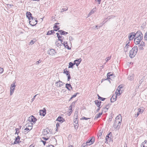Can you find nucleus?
Instances as JSON below:
<instances>
[{"label":"nucleus","instance_id":"nucleus-1","mask_svg":"<svg viewBox=\"0 0 147 147\" xmlns=\"http://www.w3.org/2000/svg\"><path fill=\"white\" fill-rule=\"evenodd\" d=\"M122 117L121 116L116 117L114 122L113 127L115 129L118 130L120 127L121 123Z\"/></svg>","mask_w":147,"mask_h":147},{"label":"nucleus","instance_id":"nucleus-2","mask_svg":"<svg viewBox=\"0 0 147 147\" xmlns=\"http://www.w3.org/2000/svg\"><path fill=\"white\" fill-rule=\"evenodd\" d=\"M138 51V47L134 46L131 50L129 52V57L131 58H133L136 54Z\"/></svg>","mask_w":147,"mask_h":147},{"label":"nucleus","instance_id":"nucleus-3","mask_svg":"<svg viewBox=\"0 0 147 147\" xmlns=\"http://www.w3.org/2000/svg\"><path fill=\"white\" fill-rule=\"evenodd\" d=\"M135 38L134 39V42L136 45H138L140 44L142 40L143 39V38H140L138 37H135Z\"/></svg>","mask_w":147,"mask_h":147},{"label":"nucleus","instance_id":"nucleus-4","mask_svg":"<svg viewBox=\"0 0 147 147\" xmlns=\"http://www.w3.org/2000/svg\"><path fill=\"white\" fill-rule=\"evenodd\" d=\"M135 37L143 38V35L141 31H138L136 33H134Z\"/></svg>","mask_w":147,"mask_h":147},{"label":"nucleus","instance_id":"nucleus-5","mask_svg":"<svg viewBox=\"0 0 147 147\" xmlns=\"http://www.w3.org/2000/svg\"><path fill=\"white\" fill-rule=\"evenodd\" d=\"M94 142V138H92L90 140H88L86 142V144L87 145H90L92 144Z\"/></svg>","mask_w":147,"mask_h":147},{"label":"nucleus","instance_id":"nucleus-6","mask_svg":"<svg viewBox=\"0 0 147 147\" xmlns=\"http://www.w3.org/2000/svg\"><path fill=\"white\" fill-rule=\"evenodd\" d=\"M28 120L30 122L35 123L36 121V119L33 115H32L28 118Z\"/></svg>","mask_w":147,"mask_h":147},{"label":"nucleus","instance_id":"nucleus-7","mask_svg":"<svg viewBox=\"0 0 147 147\" xmlns=\"http://www.w3.org/2000/svg\"><path fill=\"white\" fill-rule=\"evenodd\" d=\"M76 117H77L74 119V123L75 124H74L75 128L77 129L78 127V118H77V116H76Z\"/></svg>","mask_w":147,"mask_h":147},{"label":"nucleus","instance_id":"nucleus-8","mask_svg":"<svg viewBox=\"0 0 147 147\" xmlns=\"http://www.w3.org/2000/svg\"><path fill=\"white\" fill-rule=\"evenodd\" d=\"M48 53L51 55H55L57 53L55 52V50L54 49H50L48 51Z\"/></svg>","mask_w":147,"mask_h":147},{"label":"nucleus","instance_id":"nucleus-9","mask_svg":"<svg viewBox=\"0 0 147 147\" xmlns=\"http://www.w3.org/2000/svg\"><path fill=\"white\" fill-rule=\"evenodd\" d=\"M32 14L30 12L27 11L26 13V16L29 19V20H30L31 19H32V20L33 19V17L32 16Z\"/></svg>","mask_w":147,"mask_h":147},{"label":"nucleus","instance_id":"nucleus-10","mask_svg":"<svg viewBox=\"0 0 147 147\" xmlns=\"http://www.w3.org/2000/svg\"><path fill=\"white\" fill-rule=\"evenodd\" d=\"M134 37H135L134 32H131L129 34L128 38L129 39V41L131 40H132L134 38Z\"/></svg>","mask_w":147,"mask_h":147},{"label":"nucleus","instance_id":"nucleus-11","mask_svg":"<svg viewBox=\"0 0 147 147\" xmlns=\"http://www.w3.org/2000/svg\"><path fill=\"white\" fill-rule=\"evenodd\" d=\"M56 121H59L61 123H62L63 122L65 121V120L61 116H59L57 118Z\"/></svg>","mask_w":147,"mask_h":147},{"label":"nucleus","instance_id":"nucleus-12","mask_svg":"<svg viewBox=\"0 0 147 147\" xmlns=\"http://www.w3.org/2000/svg\"><path fill=\"white\" fill-rule=\"evenodd\" d=\"M37 21H38L37 20H33L32 21H30V25L34 26L36 24Z\"/></svg>","mask_w":147,"mask_h":147},{"label":"nucleus","instance_id":"nucleus-13","mask_svg":"<svg viewBox=\"0 0 147 147\" xmlns=\"http://www.w3.org/2000/svg\"><path fill=\"white\" fill-rule=\"evenodd\" d=\"M46 110L45 108L42 110H40V115L44 116L46 114Z\"/></svg>","mask_w":147,"mask_h":147},{"label":"nucleus","instance_id":"nucleus-14","mask_svg":"<svg viewBox=\"0 0 147 147\" xmlns=\"http://www.w3.org/2000/svg\"><path fill=\"white\" fill-rule=\"evenodd\" d=\"M82 61L81 58H80L78 59H76L74 61V63L76 65V66H78L80 64Z\"/></svg>","mask_w":147,"mask_h":147},{"label":"nucleus","instance_id":"nucleus-15","mask_svg":"<svg viewBox=\"0 0 147 147\" xmlns=\"http://www.w3.org/2000/svg\"><path fill=\"white\" fill-rule=\"evenodd\" d=\"M20 139V136H17L16 138V140L14 142L13 144H14L19 143L20 142V141L19 142Z\"/></svg>","mask_w":147,"mask_h":147},{"label":"nucleus","instance_id":"nucleus-16","mask_svg":"<svg viewBox=\"0 0 147 147\" xmlns=\"http://www.w3.org/2000/svg\"><path fill=\"white\" fill-rule=\"evenodd\" d=\"M65 87L69 91L73 89L72 87L70 84H66L65 85Z\"/></svg>","mask_w":147,"mask_h":147},{"label":"nucleus","instance_id":"nucleus-17","mask_svg":"<svg viewBox=\"0 0 147 147\" xmlns=\"http://www.w3.org/2000/svg\"><path fill=\"white\" fill-rule=\"evenodd\" d=\"M33 123L31 122H29L27 123L26 124V127H28L30 128V129H32V128Z\"/></svg>","mask_w":147,"mask_h":147},{"label":"nucleus","instance_id":"nucleus-18","mask_svg":"<svg viewBox=\"0 0 147 147\" xmlns=\"http://www.w3.org/2000/svg\"><path fill=\"white\" fill-rule=\"evenodd\" d=\"M122 88V87H120V86H119L118 88L117 89V90L115 92V93L116 94V96H119L121 94L120 92V88Z\"/></svg>","mask_w":147,"mask_h":147},{"label":"nucleus","instance_id":"nucleus-19","mask_svg":"<svg viewBox=\"0 0 147 147\" xmlns=\"http://www.w3.org/2000/svg\"><path fill=\"white\" fill-rule=\"evenodd\" d=\"M116 95H113L111 99V102H114L116 100L117 96Z\"/></svg>","mask_w":147,"mask_h":147},{"label":"nucleus","instance_id":"nucleus-20","mask_svg":"<svg viewBox=\"0 0 147 147\" xmlns=\"http://www.w3.org/2000/svg\"><path fill=\"white\" fill-rule=\"evenodd\" d=\"M94 102L95 104L98 107H100L101 103V101H100L98 100H95Z\"/></svg>","mask_w":147,"mask_h":147},{"label":"nucleus","instance_id":"nucleus-21","mask_svg":"<svg viewBox=\"0 0 147 147\" xmlns=\"http://www.w3.org/2000/svg\"><path fill=\"white\" fill-rule=\"evenodd\" d=\"M141 147H147V140H145L142 144Z\"/></svg>","mask_w":147,"mask_h":147},{"label":"nucleus","instance_id":"nucleus-22","mask_svg":"<svg viewBox=\"0 0 147 147\" xmlns=\"http://www.w3.org/2000/svg\"><path fill=\"white\" fill-rule=\"evenodd\" d=\"M102 114V113H99L98 114H97L94 117V119L96 120L98 118L100 117L101 116Z\"/></svg>","mask_w":147,"mask_h":147},{"label":"nucleus","instance_id":"nucleus-23","mask_svg":"<svg viewBox=\"0 0 147 147\" xmlns=\"http://www.w3.org/2000/svg\"><path fill=\"white\" fill-rule=\"evenodd\" d=\"M76 102V101H74L71 103L69 108V109L71 111L72 110L73 107H74V105L75 104Z\"/></svg>","mask_w":147,"mask_h":147},{"label":"nucleus","instance_id":"nucleus-24","mask_svg":"<svg viewBox=\"0 0 147 147\" xmlns=\"http://www.w3.org/2000/svg\"><path fill=\"white\" fill-rule=\"evenodd\" d=\"M63 45L66 48H67L68 49H70V48L68 46V44L66 42H64Z\"/></svg>","mask_w":147,"mask_h":147},{"label":"nucleus","instance_id":"nucleus-25","mask_svg":"<svg viewBox=\"0 0 147 147\" xmlns=\"http://www.w3.org/2000/svg\"><path fill=\"white\" fill-rule=\"evenodd\" d=\"M128 80L131 81L134 79V75L133 74H131V75L129 76L128 78Z\"/></svg>","mask_w":147,"mask_h":147},{"label":"nucleus","instance_id":"nucleus-26","mask_svg":"<svg viewBox=\"0 0 147 147\" xmlns=\"http://www.w3.org/2000/svg\"><path fill=\"white\" fill-rule=\"evenodd\" d=\"M131 47L125 46L124 48V51L125 52H126L130 48V47Z\"/></svg>","mask_w":147,"mask_h":147},{"label":"nucleus","instance_id":"nucleus-27","mask_svg":"<svg viewBox=\"0 0 147 147\" xmlns=\"http://www.w3.org/2000/svg\"><path fill=\"white\" fill-rule=\"evenodd\" d=\"M75 65V63H73L71 62H70L69 63V65L68 68H73V67L74 65Z\"/></svg>","mask_w":147,"mask_h":147},{"label":"nucleus","instance_id":"nucleus-28","mask_svg":"<svg viewBox=\"0 0 147 147\" xmlns=\"http://www.w3.org/2000/svg\"><path fill=\"white\" fill-rule=\"evenodd\" d=\"M54 28L55 31H57V30H58L60 28L57 25H55L54 27Z\"/></svg>","mask_w":147,"mask_h":147},{"label":"nucleus","instance_id":"nucleus-29","mask_svg":"<svg viewBox=\"0 0 147 147\" xmlns=\"http://www.w3.org/2000/svg\"><path fill=\"white\" fill-rule=\"evenodd\" d=\"M64 73L65 74L67 75H68L69 74V71L67 70V69H65L64 70Z\"/></svg>","mask_w":147,"mask_h":147},{"label":"nucleus","instance_id":"nucleus-30","mask_svg":"<svg viewBox=\"0 0 147 147\" xmlns=\"http://www.w3.org/2000/svg\"><path fill=\"white\" fill-rule=\"evenodd\" d=\"M111 72H109L107 73V79H110V77L111 76H113V75L111 74Z\"/></svg>","mask_w":147,"mask_h":147},{"label":"nucleus","instance_id":"nucleus-31","mask_svg":"<svg viewBox=\"0 0 147 147\" xmlns=\"http://www.w3.org/2000/svg\"><path fill=\"white\" fill-rule=\"evenodd\" d=\"M43 133L44 134V135H47L49 133V132L46 129H45L44 130V131L43 132Z\"/></svg>","mask_w":147,"mask_h":147},{"label":"nucleus","instance_id":"nucleus-32","mask_svg":"<svg viewBox=\"0 0 147 147\" xmlns=\"http://www.w3.org/2000/svg\"><path fill=\"white\" fill-rule=\"evenodd\" d=\"M95 11L94 10V9H93L90 12V13L88 14V17L90 16L91 15L93 14L94 13Z\"/></svg>","mask_w":147,"mask_h":147},{"label":"nucleus","instance_id":"nucleus-33","mask_svg":"<svg viewBox=\"0 0 147 147\" xmlns=\"http://www.w3.org/2000/svg\"><path fill=\"white\" fill-rule=\"evenodd\" d=\"M97 96L98 97V99H100L102 101H104L105 99V98H103L100 96L98 94Z\"/></svg>","mask_w":147,"mask_h":147},{"label":"nucleus","instance_id":"nucleus-34","mask_svg":"<svg viewBox=\"0 0 147 147\" xmlns=\"http://www.w3.org/2000/svg\"><path fill=\"white\" fill-rule=\"evenodd\" d=\"M58 32L60 33L61 35H65V31L62 30H59Z\"/></svg>","mask_w":147,"mask_h":147},{"label":"nucleus","instance_id":"nucleus-35","mask_svg":"<svg viewBox=\"0 0 147 147\" xmlns=\"http://www.w3.org/2000/svg\"><path fill=\"white\" fill-rule=\"evenodd\" d=\"M68 8L67 7H66L65 8H62V9H61V12H63L64 11H65L67 10H68Z\"/></svg>","mask_w":147,"mask_h":147},{"label":"nucleus","instance_id":"nucleus-36","mask_svg":"<svg viewBox=\"0 0 147 147\" xmlns=\"http://www.w3.org/2000/svg\"><path fill=\"white\" fill-rule=\"evenodd\" d=\"M111 134V133L110 132L109 134H107L106 136V139H105L106 141H108L107 140L109 138V135H110V134Z\"/></svg>","mask_w":147,"mask_h":147},{"label":"nucleus","instance_id":"nucleus-37","mask_svg":"<svg viewBox=\"0 0 147 147\" xmlns=\"http://www.w3.org/2000/svg\"><path fill=\"white\" fill-rule=\"evenodd\" d=\"M140 113L139 112H137L135 114L134 117L135 118H136L140 114Z\"/></svg>","mask_w":147,"mask_h":147},{"label":"nucleus","instance_id":"nucleus-38","mask_svg":"<svg viewBox=\"0 0 147 147\" xmlns=\"http://www.w3.org/2000/svg\"><path fill=\"white\" fill-rule=\"evenodd\" d=\"M15 89L14 88H11L10 90V95H11L13 94L14 92V90Z\"/></svg>","mask_w":147,"mask_h":147},{"label":"nucleus","instance_id":"nucleus-39","mask_svg":"<svg viewBox=\"0 0 147 147\" xmlns=\"http://www.w3.org/2000/svg\"><path fill=\"white\" fill-rule=\"evenodd\" d=\"M58 38V40H60L61 41V43H62V42H63V41L62 40V39H61L60 38H61V36H60L59 35V36H57Z\"/></svg>","mask_w":147,"mask_h":147},{"label":"nucleus","instance_id":"nucleus-40","mask_svg":"<svg viewBox=\"0 0 147 147\" xmlns=\"http://www.w3.org/2000/svg\"><path fill=\"white\" fill-rule=\"evenodd\" d=\"M138 112H139V113H140L141 112V113H142L143 112V110H142V109H141L140 108H139L138 109Z\"/></svg>","mask_w":147,"mask_h":147},{"label":"nucleus","instance_id":"nucleus-41","mask_svg":"<svg viewBox=\"0 0 147 147\" xmlns=\"http://www.w3.org/2000/svg\"><path fill=\"white\" fill-rule=\"evenodd\" d=\"M113 117L112 115L110 116L109 119L108 121L109 122H110L111 121Z\"/></svg>","mask_w":147,"mask_h":147},{"label":"nucleus","instance_id":"nucleus-42","mask_svg":"<svg viewBox=\"0 0 147 147\" xmlns=\"http://www.w3.org/2000/svg\"><path fill=\"white\" fill-rule=\"evenodd\" d=\"M141 46H142L143 47H144L145 46V44L144 42L143 41H142L141 42V43L140 45Z\"/></svg>","mask_w":147,"mask_h":147},{"label":"nucleus","instance_id":"nucleus-43","mask_svg":"<svg viewBox=\"0 0 147 147\" xmlns=\"http://www.w3.org/2000/svg\"><path fill=\"white\" fill-rule=\"evenodd\" d=\"M144 38L145 40H147V31L146 33L144 36Z\"/></svg>","mask_w":147,"mask_h":147},{"label":"nucleus","instance_id":"nucleus-44","mask_svg":"<svg viewBox=\"0 0 147 147\" xmlns=\"http://www.w3.org/2000/svg\"><path fill=\"white\" fill-rule=\"evenodd\" d=\"M110 105L109 104H108L107 105H106L105 107V108L108 110L110 107Z\"/></svg>","mask_w":147,"mask_h":147},{"label":"nucleus","instance_id":"nucleus-45","mask_svg":"<svg viewBox=\"0 0 147 147\" xmlns=\"http://www.w3.org/2000/svg\"><path fill=\"white\" fill-rule=\"evenodd\" d=\"M15 87V85L14 83L12 84L11 85V88H14Z\"/></svg>","mask_w":147,"mask_h":147},{"label":"nucleus","instance_id":"nucleus-46","mask_svg":"<svg viewBox=\"0 0 147 147\" xmlns=\"http://www.w3.org/2000/svg\"><path fill=\"white\" fill-rule=\"evenodd\" d=\"M111 58V57H109L106 58L105 59V60L106 61V62L108 61H109V60H110Z\"/></svg>","mask_w":147,"mask_h":147},{"label":"nucleus","instance_id":"nucleus-47","mask_svg":"<svg viewBox=\"0 0 147 147\" xmlns=\"http://www.w3.org/2000/svg\"><path fill=\"white\" fill-rule=\"evenodd\" d=\"M68 76H67V80L69 81L70 79L71 78V76L70 75V74H69V75H68Z\"/></svg>","mask_w":147,"mask_h":147},{"label":"nucleus","instance_id":"nucleus-48","mask_svg":"<svg viewBox=\"0 0 147 147\" xmlns=\"http://www.w3.org/2000/svg\"><path fill=\"white\" fill-rule=\"evenodd\" d=\"M79 93H78V92H77V93H76L74 95H73L72 96V98H75V97H76V96L77 95V94H79Z\"/></svg>","mask_w":147,"mask_h":147},{"label":"nucleus","instance_id":"nucleus-49","mask_svg":"<svg viewBox=\"0 0 147 147\" xmlns=\"http://www.w3.org/2000/svg\"><path fill=\"white\" fill-rule=\"evenodd\" d=\"M143 47L142 46H141L140 45L138 47L139 49L140 50H143L144 49Z\"/></svg>","mask_w":147,"mask_h":147},{"label":"nucleus","instance_id":"nucleus-50","mask_svg":"<svg viewBox=\"0 0 147 147\" xmlns=\"http://www.w3.org/2000/svg\"><path fill=\"white\" fill-rule=\"evenodd\" d=\"M126 42L127 43V44L125 46L130 47L129 45V41H127Z\"/></svg>","mask_w":147,"mask_h":147},{"label":"nucleus","instance_id":"nucleus-51","mask_svg":"<svg viewBox=\"0 0 147 147\" xmlns=\"http://www.w3.org/2000/svg\"><path fill=\"white\" fill-rule=\"evenodd\" d=\"M38 94H36V95H35L32 98L31 100H32V102H33L34 100L35 99V97H36V96Z\"/></svg>","mask_w":147,"mask_h":147},{"label":"nucleus","instance_id":"nucleus-52","mask_svg":"<svg viewBox=\"0 0 147 147\" xmlns=\"http://www.w3.org/2000/svg\"><path fill=\"white\" fill-rule=\"evenodd\" d=\"M41 62V61L39 60L38 61L36 62V64L37 65H38L39 63H40Z\"/></svg>","mask_w":147,"mask_h":147},{"label":"nucleus","instance_id":"nucleus-53","mask_svg":"<svg viewBox=\"0 0 147 147\" xmlns=\"http://www.w3.org/2000/svg\"><path fill=\"white\" fill-rule=\"evenodd\" d=\"M101 0H95V1H97L98 4H99L100 3V2Z\"/></svg>","mask_w":147,"mask_h":147},{"label":"nucleus","instance_id":"nucleus-54","mask_svg":"<svg viewBox=\"0 0 147 147\" xmlns=\"http://www.w3.org/2000/svg\"><path fill=\"white\" fill-rule=\"evenodd\" d=\"M3 71V68H0V73H2Z\"/></svg>","mask_w":147,"mask_h":147},{"label":"nucleus","instance_id":"nucleus-55","mask_svg":"<svg viewBox=\"0 0 147 147\" xmlns=\"http://www.w3.org/2000/svg\"><path fill=\"white\" fill-rule=\"evenodd\" d=\"M90 118H86V117H82V119H85V120H88V119H90Z\"/></svg>","mask_w":147,"mask_h":147},{"label":"nucleus","instance_id":"nucleus-56","mask_svg":"<svg viewBox=\"0 0 147 147\" xmlns=\"http://www.w3.org/2000/svg\"><path fill=\"white\" fill-rule=\"evenodd\" d=\"M35 42V41L33 40H31L30 42V43L31 44H33Z\"/></svg>","mask_w":147,"mask_h":147},{"label":"nucleus","instance_id":"nucleus-57","mask_svg":"<svg viewBox=\"0 0 147 147\" xmlns=\"http://www.w3.org/2000/svg\"><path fill=\"white\" fill-rule=\"evenodd\" d=\"M51 32L50 31H48V32L47 33V35H51Z\"/></svg>","mask_w":147,"mask_h":147},{"label":"nucleus","instance_id":"nucleus-58","mask_svg":"<svg viewBox=\"0 0 147 147\" xmlns=\"http://www.w3.org/2000/svg\"><path fill=\"white\" fill-rule=\"evenodd\" d=\"M19 130V129H18V128H16V134H17L18 135V132H17V131Z\"/></svg>","mask_w":147,"mask_h":147},{"label":"nucleus","instance_id":"nucleus-59","mask_svg":"<svg viewBox=\"0 0 147 147\" xmlns=\"http://www.w3.org/2000/svg\"><path fill=\"white\" fill-rule=\"evenodd\" d=\"M31 129H30V128H29L28 127H27L25 129H24V130H30Z\"/></svg>","mask_w":147,"mask_h":147},{"label":"nucleus","instance_id":"nucleus-60","mask_svg":"<svg viewBox=\"0 0 147 147\" xmlns=\"http://www.w3.org/2000/svg\"><path fill=\"white\" fill-rule=\"evenodd\" d=\"M42 138L44 140H47L49 139L48 138H46L45 137H43Z\"/></svg>","mask_w":147,"mask_h":147},{"label":"nucleus","instance_id":"nucleus-61","mask_svg":"<svg viewBox=\"0 0 147 147\" xmlns=\"http://www.w3.org/2000/svg\"><path fill=\"white\" fill-rule=\"evenodd\" d=\"M41 142H43L44 145H45L46 143V142L45 141H43V140H41Z\"/></svg>","mask_w":147,"mask_h":147},{"label":"nucleus","instance_id":"nucleus-62","mask_svg":"<svg viewBox=\"0 0 147 147\" xmlns=\"http://www.w3.org/2000/svg\"><path fill=\"white\" fill-rule=\"evenodd\" d=\"M47 147H55L53 145H49Z\"/></svg>","mask_w":147,"mask_h":147},{"label":"nucleus","instance_id":"nucleus-63","mask_svg":"<svg viewBox=\"0 0 147 147\" xmlns=\"http://www.w3.org/2000/svg\"><path fill=\"white\" fill-rule=\"evenodd\" d=\"M54 31H55V30H50L51 32V34L55 33Z\"/></svg>","mask_w":147,"mask_h":147},{"label":"nucleus","instance_id":"nucleus-64","mask_svg":"<svg viewBox=\"0 0 147 147\" xmlns=\"http://www.w3.org/2000/svg\"><path fill=\"white\" fill-rule=\"evenodd\" d=\"M60 126V124L59 123H57L56 124V127L57 128H58V127H59Z\"/></svg>","mask_w":147,"mask_h":147}]
</instances>
